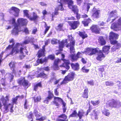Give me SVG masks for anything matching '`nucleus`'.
<instances>
[{
    "label": "nucleus",
    "instance_id": "obj_62",
    "mask_svg": "<svg viewBox=\"0 0 121 121\" xmlns=\"http://www.w3.org/2000/svg\"><path fill=\"white\" fill-rule=\"evenodd\" d=\"M78 12H77L75 13L76 14V17L78 20H79L80 18V15L78 13Z\"/></svg>",
    "mask_w": 121,
    "mask_h": 121
},
{
    "label": "nucleus",
    "instance_id": "obj_13",
    "mask_svg": "<svg viewBox=\"0 0 121 121\" xmlns=\"http://www.w3.org/2000/svg\"><path fill=\"white\" fill-rule=\"evenodd\" d=\"M118 35L112 32H111L109 34V39L111 44H114L117 42L115 39H118Z\"/></svg>",
    "mask_w": 121,
    "mask_h": 121
},
{
    "label": "nucleus",
    "instance_id": "obj_31",
    "mask_svg": "<svg viewBox=\"0 0 121 121\" xmlns=\"http://www.w3.org/2000/svg\"><path fill=\"white\" fill-rule=\"evenodd\" d=\"M69 9L72 10L74 14L77 12H78V9L77 6L76 5H73L70 8H69Z\"/></svg>",
    "mask_w": 121,
    "mask_h": 121
},
{
    "label": "nucleus",
    "instance_id": "obj_19",
    "mask_svg": "<svg viewBox=\"0 0 121 121\" xmlns=\"http://www.w3.org/2000/svg\"><path fill=\"white\" fill-rule=\"evenodd\" d=\"M37 57L38 58L36 61V62L38 65L39 64H42L44 62H48V59L47 57H45L44 59L42 58H40L42 57H40L39 58L38 57V55L37 53L36 54Z\"/></svg>",
    "mask_w": 121,
    "mask_h": 121
},
{
    "label": "nucleus",
    "instance_id": "obj_24",
    "mask_svg": "<svg viewBox=\"0 0 121 121\" xmlns=\"http://www.w3.org/2000/svg\"><path fill=\"white\" fill-rule=\"evenodd\" d=\"M90 29L92 32L96 34L98 33V29L97 25H92L90 27Z\"/></svg>",
    "mask_w": 121,
    "mask_h": 121
},
{
    "label": "nucleus",
    "instance_id": "obj_21",
    "mask_svg": "<svg viewBox=\"0 0 121 121\" xmlns=\"http://www.w3.org/2000/svg\"><path fill=\"white\" fill-rule=\"evenodd\" d=\"M36 77L37 78H40L46 79L48 78V75L45 73L44 71H42L36 75Z\"/></svg>",
    "mask_w": 121,
    "mask_h": 121
},
{
    "label": "nucleus",
    "instance_id": "obj_25",
    "mask_svg": "<svg viewBox=\"0 0 121 121\" xmlns=\"http://www.w3.org/2000/svg\"><path fill=\"white\" fill-rule=\"evenodd\" d=\"M89 91L88 88L86 87L82 95V97L84 98L87 99L88 98Z\"/></svg>",
    "mask_w": 121,
    "mask_h": 121
},
{
    "label": "nucleus",
    "instance_id": "obj_5",
    "mask_svg": "<svg viewBox=\"0 0 121 121\" xmlns=\"http://www.w3.org/2000/svg\"><path fill=\"white\" fill-rule=\"evenodd\" d=\"M75 74L73 72L69 73L68 75L65 76L63 81L61 82V85L63 84H66L68 83V82L72 81L74 79Z\"/></svg>",
    "mask_w": 121,
    "mask_h": 121
},
{
    "label": "nucleus",
    "instance_id": "obj_39",
    "mask_svg": "<svg viewBox=\"0 0 121 121\" xmlns=\"http://www.w3.org/2000/svg\"><path fill=\"white\" fill-rule=\"evenodd\" d=\"M67 3L68 7L69 8L71 7L73 5V2L72 0H67Z\"/></svg>",
    "mask_w": 121,
    "mask_h": 121
},
{
    "label": "nucleus",
    "instance_id": "obj_48",
    "mask_svg": "<svg viewBox=\"0 0 121 121\" xmlns=\"http://www.w3.org/2000/svg\"><path fill=\"white\" fill-rule=\"evenodd\" d=\"M87 84L91 86H93L94 85V82L93 80H91L90 81H87Z\"/></svg>",
    "mask_w": 121,
    "mask_h": 121
},
{
    "label": "nucleus",
    "instance_id": "obj_42",
    "mask_svg": "<svg viewBox=\"0 0 121 121\" xmlns=\"http://www.w3.org/2000/svg\"><path fill=\"white\" fill-rule=\"evenodd\" d=\"M91 52L90 53V56H91L93 54H95L98 52V51L96 48H92L91 49Z\"/></svg>",
    "mask_w": 121,
    "mask_h": 121
},
{
    "label": "nucleus",
    "instance_id": "obj_34",
    "mask_svg": "<svg viewBox=\"0 0 121 121\" xmlns=\"http://www.w3.org/2000/svg\"><path fill=\"white\" fill-rule=\"evenodd\" d=\"M78 117V113L76 110H73L72 113L69 116V117Z\"/></svg>",
    "mask_w": 121,
    "mask_h": 121
},
{
    "label": "nucleus",
    "instance_id": "obj_9",
    "mask_svg": "<svg viewBox=\"0 0 121 121\" xmlns=\"http://www.w3.org/2000/svg\"><path fill=\"white\" fill-rule=\"evenodd\" d=\"M17 82L19 84L22 85L24 87L28 88L30 86L29 82L27 80H26L24 77L22 79H18Z\"/></svg>",
    "mask_w": 121,
    "mask_h": 121
},
{
    "label": "nucleus",
    "instance_id": "obj_11",
    "mask_svg": "<svg viewBox=\"0 0 121 121\" xmlns=\"http://www.w3.org/2000/svg\"><path fill=\"white\" fill-rule=\"evenodd\" d=\"M121 104L120 101H116L114 99L110 100L107 103V104H108L109 106L115 108L119 107L120 106Z\"/></svg>",
    "mask_w": 121,
    "mask_h": 121
},
{
    "label": "nucleus",
    "instance_id": "obj_15",
    "mask_svg": "<svg viewBox=\"0 0 121 121\" xmlns=\"http://www.w3.org/2000/svg\"><path fill=\"white\" fill-rule=\"evenodd\" d=\"M63 62L61 65H60L59 67L64 68L66 70H68L70 68L69 65L71 64L69 60L63 59Z\"/></svg>",
    "mask_w": 121,
    "mask_h": 121
},
{
    "label": "nucleus",
    "instance_id": "obj_32",
    "mask_svg": "<svg viewBox=\"0 0 121 121\" xmlns=\"http://www.w3.org/2000/svg\"><path fill=\"white\" fill-rule=\"evenodd\" d=\"M38 87H42L41 82H40L36 84L34 86L33 90L35 91H36L38 88Z\"/></svg>",
    "mask_w": 121,
    "mask_h": 121
},
{
    "label": "nucleus",
    "instance_id": "obj_14",
    "mask_svg": "<svg viewBox=\"0 0 121 121\" xmlns=\"http://www.w3.org/2000/svg\"><path fill=\"white\" fill-rule=\"evenodd\" d=\"M117 17V11L114 10L111 12L109 14V16L107 20L108 22L112 20L111 22L114 21Z\"/></svg>",
    "mask_w": 121,
    "mask_h": 121
},
{
    "label": "nucleus",
    "instance_id": "obj_30",
    "mask_svg": "<svg viewBox=\"0 0 121 121\" xmlns=\"http://www.w3.org/2000/svg\"><path fill=\"white\" fill-rule=\"evenodd\" d=\"M85 112L82 110L81 111H79L78 113V116L79 117V120H81L82 118V117L84 116Z\"/></svg>",
    "mask_w": 121,
    "mask_h": 121
},
{
    "label": "nucleus",
    "instance_id": "obj_36",
    "mask_svg": "<svg viewBox=\"0 0 121 121\" xmlns=\"http://www.w3.org/2000/svg\"><path fill=\"white\" fill-rule=\"evenodd\" d=\"M109 46H105L103 48V53L108 54L109 52Z\"/></svg>",
    "mask_w": 121,
    "mask_h": 121
},
{
    "label": "nucleus",
    "instance_id": "obj_50",
    "mask_svg": "<svg viewBox=\"0 0 121 121\" xmlns=\"http://www.w3.org/2000/svg\"><path fill=\"white\" fill-rule=\"evenodd\" d=\"M92 48H87L86 49V50L85 52L86 53L88 54V55H90V53L91 52Z\"/></svg>",
    "mask_w": 121,
    "mask_h": 121
},
{
    "label": "nucleus",
    "instance_id": "obj_35",
    "mask_svg": "<svg viewBox=\"0 0 121 121\" xmlns=\"http://www.w3.org/2000/svg\"><path fill=\"white\" fill-rule=\"evenodd\" d=\"M100 40V43L101 45H105L106 43V41L104 39L103 37L100 36L99 37Z\"/></svg>",
    "mask_w": 121,
    "mask_h": 121
},
{
    "label": "nucleus",
    "instance_id": "obj_55",
    "mask_svg": "<svg viewBox=\"0 0 121 121\" xmlns=\"http://www.w3.org/2000/svg\"><path fill=\"white\" fill-rule=\"evenodd\" d=\"M113 44H114V45L116 46V47L117 49H118L121 47V44L117 43V42L116 43Z\"/></svg>",
    "mask_w": 121,
    "mask_h": 121
},
{
    "label": "nucleus",
    "instance_id": "obj_52",
    "mask_svg": "<svg viewBox=\"0 0 121 121\" xmlns=\"http://www.w3.org/2000/svg\"><path fill=\"white\" fill-rule=\"evenodd\" d=\"M67 0H60V1L58 3L63 5L64 4H67Z\"/></svg>",
    "mask_w": 121,
    "mask_h": 121
},
{
    "label": "nucleus",
    "instance_id": "obj_38",
    "mask_svg": "<svg viewBox=\"0 0 121 121\" xmlns=\"http://www.w3.org/2000/svg\"><path fill=\"white\" fill-rule=\"evenodd\" d=\"M102 113L107 116H108L110 114V113L108 110L104 109L102 111Z\"/></svg>",
    "mask_w": 121,
    "mask_h": 121
},
{
    "label": "nucleus",
    "instance_id": "obj_53",
    "mask_svg": "<svg viewBox=\"0 0 121 121\" xmlns=\"http://www.w3.org/2000/svg\"><path fill=\"white\" fill-rule=\"evenodd\" d=\"M46 118L45 117H42L39 118H36V121H43L45 120Z\"/></svg>",
    "mask_w": 121,
    "mask_h": 121
},
{
    "label": "nucleus",
    "instance_id": "obj_18",
    "mask_svg": "<svg viewBox=\"0 0 121 121\" xmlns=\"http://www.w3.org/2000/svg\"><path fill=\"white\" fill-rule=\"evenodd\" d=\"M16 63L14 61H11L9 64L10 69L12 70L13 74H16V72L15 69Z\"/></svg>",
    "mask_w": 121,
    "mask_h": 121
},
{
    "label": "nucleus",
    "instance_id": "obj_33",
    "mask_svg": "<svg viewBox=\"0 0 121 121\" xmlns=\"http://www.w3.org/2000/svg\"><path fill=\"white\" fill-rule=\"evenodd\" d=\"M105 57V56L101 50L99 51V60L101 61Z\"/></svg>",
    "mask_w": 121,
    "mask_h": 121
},
{
    "label": "nucleus",
    "instance_id": "obj_23",
    "mask_svg": "<svg viewBox=\"0 0 121 121\" xmlns=\"http://www.w3.org/2000/svg\"><path fill=\"white\" fill-rule=\"evenodd\" d=\"M32 14V17H31L30 16L29 19L30 21H36L39 18V16L37 15V13L35 12H33Z\"/></svg>",
    "mask_w": 121,
    "mask_h": 121
},
{
    "label": "nucleus",
    "instance_id": "obj_6",
    "mask_svg": "<svg viewBox=\"0 0 121 121\" xmlns=\"http://www.w3.org/2000/svg\"><path fill=\"white\" fill-rule=\"evenodd\" d=\"M64 10L63 5L60 4L57 6L55 8V11L54 12L52 13L51 14L52 19L51 21L54 20L53 18L55 17L56 15H57L59 14V12L58 11L60 10L61 11H64Z\"/></svg>",
    "mask_w": 121,
    "mask_h": 121
},
{
    "label": "nucleus",
    "instance_id": "obj_49",
    "mask_svg": "<svg viewBox=\"0 0 121 121\" xmlns=\"http://www.w3.org/2000/svg\"><path fill=\"white\" fill-rule=\"evenodd\" d=\"M20 96H16L15 98H14L12 100V102L14 104H17V101L18 98Z\"/></svg>",
    "mask_w": 121,
    "mask_h": 121
},
{
    "label": "nucleus",
    "instance_id": "obj_1",
    "mask_svg": "<svg viewBox=\"0 0 121 121\" xmlns=\"http://www.w3.org/2000/svg\"><path fill=\"white\" fill-rule=\"evenodd\" d=\"M48 96L43 101V102L48 104L49 101L53 98V100L52 101L53 103L56 106H59L60 104L57 101L61 102L62 105V107L63 112H65L67 109V107L66 106V103L64 102L63 100L60 98L54 96L52 91L49 90L48 91Z\"/></svg>",
    "mask_w": 121,
    "mask_h": 121
},
{
    "label": "nucleus",
    "instance_id": "obj_7",
    "mask_svg": "<svg viewBox=\"0 0 121 121\" xmlns=\"http://www.w3.org/2000/svg\"><path fill=\"white\" fill-rule=\"evenodd\" d=\"M48 44V42L47 41L45 42V45H43L42 47V48L39 50L37 52L38 57L39 58L40 57H44L45 56L46 50L45 47Z\"/></svg>",
    "mask_w": 121,
    "mask_h": 121
},
{
    "label": "nucleus",
    "instance_id": "obj_45",
    "mask_svg": "<svg viewBox=\"0 0 121 121\" xmlns=\"http://www.w3.org/2000/svg\"><path fill=\"white\" fill-rule=\"evenodd\" d=\"M9 77L8 78L9 79L10 81V82H11L13 80L14 78V76L10 73H9Z\"/></svg>",
    "mask_w": 121,
    "mask_h": 121
},
{
    "label": "nucleus",
    "instance_id": "obj_47",
    "mask_svg": "<svg viewBox=\"0 0 121 121\" xmlns=\"http://www.w3.org/2000/svg\"><path fill=\"white\" fill-rule=\"evenodd\" d=\"M61 62L59 58H57L54 61L53 65H57L59 62Z\"/></svg>",
    "mask_w": 121,
    "mask_h": 121
},
{
    "label": "nucleus",
    "instance_id": "obj_54",
    "mask_svg": "<svg viewBox=\"0 0 121 121\" xmlns=\"http://www.w3.org/2000/svg\"><path fill=\"white\" fill-rule=\"evenodd\" d=\"M92 4L91 3H87L86 4V9L87 11L88 12L89 10V9L90 8V6H91L92 5Z\"/></svg>",
    "mask_w": 121,
    "mask_h": 121
},
{
    "label": "nucleus",
    "instance_id": "obj_59",
    "mask_svg": "<svg viewBox=\"0 0 121 121\" xmlns=\"http://www.w3.org/2000/svg\"><path fill=\"white\" fill-rule=\"evenodd\" d=\"M13 46L11 45H9L8 47H7L5 49V51H8V50H9L11 49L13 47Z\"/></svg>",
    "mask_w": 121,
    "mask_h": 121
},
{
    "label": "nucleus",
    "instance_id": "obj_51",
    "mask_svg": "<svg viewBox=\"0 0 121 121\" xmlns=\"http://www.w3.org/2000/svg\"><path fill=\"white\" fill-rule=\"evenodd\" d=\"M41 97L40 96H37L36 98L34 99V101L35 102H39L41 100Z\"/></svg>",
    "mask_w": 121,
    "mask_h": 121
},
{
    "label": "nucleus",
    "instance_id": "obj_26",
    "mask_svg": "<svg viewBox=\"0 0 121 121\" xmlns=\"http://www.w3.org/2000/svg\"><path fill=\"white\" fill-rule=\"evenodd\" d=\"M93 14L92 17L94 18H97L98 17V10L95 7H94L93 9Z\"/></svg>",
    "mask_w": 121,
    "mask_h": 121
},
{
    "label": "nucleus",
    "instance_id": "obj_10",
    "mask_svg": "<svg viewBox=\"0 0 121 121\" xmlns=\"http://www.w3.org/2000/svg\"><path fill=\"white\" fill-rule=\"evenodd\" d=\"M20 10L18 8L15 7H12L9 10V12L11 14H12L15 17H18Z\"/></svg>",
    "mask_w": 121,
    "mask_h": 121
},
{
    "label": "nucleus",
    "instance_id": "obj_56",
    "mask_svg": "<svg viewBox=\"0 0 121 121\" xmlns=\"http://www.w3.org/2000/svg\"><path fill=\"white\" fill-rule=\"evenodd\" d=\"M106 85L107 86H112L114 84L112 82H105Z\"/></svg>",
    "mask_w": 121,
    "mask_h": 121
},
{
    "label": "nucleus",
    "instance_id": "obj_17",
    "mask_svg": "<svg viewBox=\"0 0 121 121\" xmlns=\"http://www.w3.org/2000/svg\"><path fill=\"white\" fill-rule=\"evenodd\" d=\"M17 21L18 25H20L22 26H26L28 22V21L27 19L23 18H18Z\"/></svg>",
    "mask_w": 121,
    "mask_h": 121
},
{
    "label": "nucleus",
    "instance_id": "obj_63",
    "mask_svg": "<svg viewBox=\"0 0 121 121\" xmlns=\"http://www.w3.org/2000/svg\"><path fill=\"white\" fill-rule=\"evenodd\" d=\"M81 61L84 64H86L87 63L86 60L84 58H82L81 60Z\"/></svg>",
    "mask_w": 121,
    "mask_h": 121
},
{
    "label": "nucleus",
    "instance_id": "obj_46",
    "mask_svg": "<svg viewBox=\"0 0 121 121\" xmlns=\"http://www.w3.org/2000/svg\"><path fill=\"white\" fill-rule=\"evenodd\" d=\"M33 116L32 112H30L29 113V115L27 116V117L29 119H31V121H33L32 116Z\"/></svg>",
    "mask_w": 121,
    "mask_h": 121
},
{
    "label": "nucleus",
    "instance_id": "obj_41",
    "mask_svg": "<svg viewBox=\"0 0 121 121\" xmlns=\"http://www.w3.org/2000/svg\"><path fill=\"white\" fill-rule=\"evenodd\" d=\"M86 67L84 66L82 67L81 69V70L83 73H87L89 71V69H86Z\"/></svg>",
    "mask_w": 121,
    "mask_h": 121
},
{
    "label": "nucleus",
    "instance_id": "obj_37",
    "mask_svg": "<svg viewBox=\"0 0 121 121\" xmlns=\"http://www.w3.org/2000/svg\"><path fill=\"white\" fill-rule=\"evenodd\" d=\"M45 24L44 25V27L45 28V29L44 32V35L46 34L47 33L49 30L50 27V26H47V25L46 22H45Z\"/></svg>",
    "mask_w": 121,
    "mask_h": 121
},
{
    "label": "nucleus",
    "instance_id": "obj_4",
    "mask_svg": "<svg viewBox=\"0 0 121 121\" xmlns=\"http://www.w3.org/2000/svg\"><path fill=\"white\" fill-rule=\"evenodd\" d=\"M9 101V96L7 95L5 97L2 96L0 99V109L4 113L9 112V110L11 112H13V104L11 103L7 104Z\"/></svg>",
    "mask_w": 121,
    "mask_h": 121
},
{
    "label": "nucleus",
    "instance_id": "obj_8",
    "mask_svg": "<svg viewBox=\"0 0 121 121\" xmlns=\"http://www.w3.org/2000/svg\"><path fill=\"white\" fill-rule=\"evenodd\" d=\"M67 22L71 28L70 30H75L77 29L80 25V22L79 20L73 21H68Z\"/></svg>",
    "mask_w": 121,
    "mask_h": 121
},
{
    "label": "nucleus",
    "instance_id": "obj_64",
    "mask_svg": "<svg viewBox=\"0 0 121 121\" xmlns=\"http://www.w3.org/2000/svg\"><path fill=\"white\" fill-rule=\"evenodd\" d=\"M53 66L54 69L55 70H59V66L58 65H53Z\"/></svg>",
    "mask_w": 121,
    "mask_h": 121
},
{
    "label": "nucleus",
    "instance_id": "obj_43",
    "mask_svg": "<svg viewBox=\"0 0 121 121\" xmlns=\"http://www.w3.org/2000/svg\"><path fill=\"white\" fill-rule=\"evenodd\" d=\"M55 56L54 54L50 55H48L47 57L48 60L50 59L51 60H53L55 59Z\"/></svg>",
    "mask_w": 121,
    "mask_h": 121
},
{
    "label": "nucleus",
    "instance_id": "obj_28",
    "mask_svg": "<svg viewBox=\"0 0 121 121\" xmlns=\"http://www.w3.org/2000/svg\"><path fill=\"white\" fill-rule=\"evenodd\" d=\"M92 22L90 18L86 19L85 20H84L82 21V23L84 25V26H87L89 23Z\"/></svg>",
    "mask_w": 121,
    "mask_h": 121
},
{
    "label": "nucleus",
    "instance_id": "obj_27",
    "mask_svg": "<svg viewBox=\"0 0 121 121\" xmlns=\"http://www.w3.org/2000/svg\"><path fill=\"white\" fill-rule=\"evenodd\" d=\"M78 34L79 36L81 37L82 40L84 39L85 38L88 37V35L85 31H79L78 32Z\"/></svg>",
    "mask_w": 121,
    "mask_h": 121
},
{
    "label": "nucleus",
    "instance_id": "obj_40",
    "mask_svg": "<svg viewBox=\"0 0 121 121\" xmlns=\"http://www.w3.org/2000/svg\"><path fill=\"white\" fill-rule=\"evenodd\" d=\"M28 11L27 10H24L23 11L24 16H26L29 19L30 16L28 14Z\"/></svg>",
    "mask_w": 121,
    "mask_h": 121
},
{
    "label": "nucleus",
    "instance_id": "obj_60",
    "mask_svg": "<svg viewBox=\"0 0 121 121\" xmlns=\"http://www.w3.org/2000/svg\"><path fill=\"white\" fill-rule=\"evenodd\" d=\"M5 78H2L1 80V81L2 82L1 84L2 85L4 86H5L6 85L5 82Z\"/></svg>",
    "mask_w": 121,
    "mask_h": 121
},
{
    "label": "nucleus",
    "instance_id": "obj_57",
    "mask_svg": "<svg viewBox=\"0 0 121 121\" xmlns=\"http://www.w3.org/2000/svg\"><path fill=\"white\" fill-rule=\"evenodd\" d=\"M28 103L27 100L26 99L25 100V103L24 104V108L25 109H27L28 108V105L27 104Z\"/></svg>",
    "mask_w": 121,
    "mask_h": 121
},
{
    "label": "nucleus",
    "instance_id": "obj_12",
    "mask_svg": "<svg viewBox=\"0 0 121 121\" xmlns=\"http://www.w3.org/2000/svg\"><path fill=\"white\" fill-rule=\"evenodd\" d=\"M112 29L114 30H121V18L118 20L117 22L112 24L111 26Z\"/></svg>",
    "mask_w": 121,
    "mask_h": 121
},
{
    "label": "nucleus",
    "instance_id": "obj_22",
    "mask_svg": "<svg viewBox=\"0 0 121 121\" xmlns=\"http://www.w3.org/2000/svg\"><path fill=\"white\" fill-rule=\"evenodd\" d=\"M70 65L72 68L74 70H78L80 68L79 65L78 63H72Z\"/></svg>",
    "mask_w": 121,
    "mask_h": 121
},
{
    "label": "nucleus",
    "instance_id": "obj_61",
    "mask_svg": "<svg viewBox=\"0 0 121 121\" xmlns=\"http://www.w3.org/2000/svg\"><path fill=\"white\" fill-rule=\"evenodd\" d=\"M58 89V88H56L54 90V94L56 96H58L59 95V92L57 91Z\"/></svg>",
    "mask_w": 121,
    "mask_h": 121
},
{
    "label": "nucleus",
    "instance_id": "obj_20",
    "mask_svg": "<svg viewBox=\"0 0 121 121\" xmlns=\"http://www.w3.org/2000/svg\"><path fill=\"white\" fill-rule=\"evenodd\" d=\"M18 25L16 24L14 28L11 31V34L14 35H17L18 34V32L19 31L18 27Z\"/></svg>",
    "mask_w": 121,
    "mask_h": 121
},
{
    "label": "nucleus",
    "instance_id": "obj_2",
    "mask_svg": "<svg viewBox=\"0 0 121 121\" xmlns=\"http://www.w3.org/2000/svg\"><path fill=\"white\" fill-rule=\"evenodd\" d=\"M20 45L22 46V44L18 43H16L15 46L12 48L9 54L13 55L14 54H16L19 53L20 54L19 56V59L22 60L28 55V52L26 47H21L19 49V47Z\"/></svg>",
    "mask_w": 121,
    "mask_h": 121
},
{
    "label": "nucleus",
    "instance_id": "obj_58",
    "mask_svg": "<svg viewBox=\"0 0 121 121\" xmlns=\"http://www.w3.org/2000/svg\"><path fill=\"white\" fill-rule=\"evenodd\" d=\"M23 31L25 32L26 34H29V32L28 29L26 27L24 28Z\"/></svg>",
    "mask_w": 121,
    "mask_h": 121
},
{
    "label": "nucleus",
    "instance_id": "obj_29",
    "mask_svg": "<svg viewBox=\"0 0 121 121\" xmlns=\"http://www.w3.org/2000/svg\"><path fill=\"white\" fill-rule=\"evenodd\" d=\"M63 24L60 23L55 28L56 30L59 31H64V30L63 29Z\"/></svg>",
    "mask_w": 121,
    "mask_h": 121
},
{
    "label": "nucleus",
    "instance_id": "obj_16",
    "mask_svg": "<svg viewBox=\"0 0 121 121\" xmlns=\"http://www.w3.org/2000/svg\"><path fill=\"white\" fill-rule=\"evenodd\" d=\"M81 54V53L80 52H78L76 55L75 54H71L70 56L71 61L72 62L77 61L78 58H81L79 56Z\"/></svg>",
    "mask_w": 121,
    "mask_h": 121
},
{
    "label": "nucleus",
    "instance_id": "obj_3",
    "mask_svg": "<svg viewBox=\"0 0 121 121\" xmlns=\"http://www.w3.org/2000/svg\"><path fill=\"white\" fill-rule=\"evenodd\" d=\"M67 37L68 39L71 41H70L69 43H68V39H66L64 40H62L59 42L58 46L59 50L60 51H62L63 50V48L64 47V46L65 45L66 48H69L70 53H73L75 50L74 46L75 40L72 37V35H68Z\"/></svg>",
    "mask_w": 121,
    "mask_h": 121
},
{
    "label": "nucleus",
    "instance_id": "obj_44",
    "mask_svg": "<svg viewBox=\"0 0 121 121\" xmlns=\"http://www.w3.org/2000/svg\"><path fill=\"white\" fill-rule=\"evenodd\" d=\"M58 117L63 118L64 119L63 120H66L67 118V116L65 114H62L59 116Z\"/></svg>",
    "mask_w": 121,
    "mask_h": 121
}]
</instances>
